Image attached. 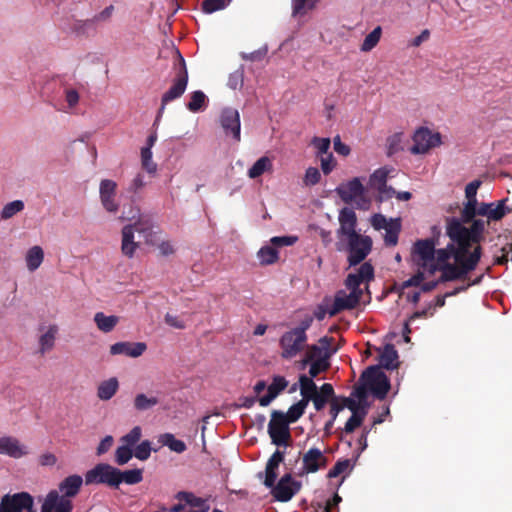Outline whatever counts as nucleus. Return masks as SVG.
<instances>
[{"label":"nucleus","mask_w":512,"mask_h":512,"mask_svg":"<svg viewBox=\"0 0 512 512\" xmlns=\"http://www.w3.org/2000/svg\"><path fill=\"white\" fill-rule=\"evenodd\" d=\"M374 279V268L369 262L361 264L356 273L348 274L345 280V286L347 288L360 287L361 283L368 282Z\"/></svg>","instance_id":"6ab92c4d"},{"label":"nucleus","mask_w":512,"mask_h":512,"mask_svg":"<svg viewBox=\"0 0 512 512\" xmlns=\"http://www.w3.org/2000/svg\"><path fill=\"white\" fill-rule=\"evenodd\" d=\"M135 233L142 237L145 244L154 245L156 233L153 230V224L148 218H139L136 222L131 224Z\"/></svg>","instance_id":"a878e982"},{"label":"nucleus","mask_w":512,"mask_h":512,"mask_svg":"<svg viewBox=\"0 0 512 512\" xmlns=\"http://www.w3.org/2000/svg\"><path fill=\"white\" fill-rule=\"evenodd\" d=\"M288 386V381L283 376H274L272 383L267 387V394L260 397V406H268Z\"/></svg>","instance_id":"b1692460"},{"label":"nucleus","mask_w":512,"mask_h":512,"mask_svg":"<svg viewBox=\"0 0 512 512\" xmlns=\"http://www.w3.org/2000/svg\"><path fill=\"white\" fill-rule=\"evenodd\" d=\"M25 260L29 271L37 270L44 260L43 249L38 245L31 247L26 253Z\"/></svg>","instance_id":"c9c22d12"},{"label":"nucleus","mask_w":512,"mask_h":512,"mask_svg":"<svg viewBox=\"0 0 512 512\" xmlns=\"http://www.w3.org/2000/svg\"><path fill=\"white\" fill-rule=\"evenodd\" d=\"M119 389V381L116 377H111L102 381L97 388V397L102 401H108L114 397Z\"/></svg>","instance_id":"7c9ffc66"},{"label":"nucleus","mask_w":512,"mask_h":512,"mask_svg":"<svg viewBox=\"0 0 512 512\" xmlns=\"http://www.w3.org/2000/svg\"><path fill=\"white\" fill-rule=\"evenodd\" d=\"M143 480V470L139 468L131 469V470H120L117 468L116 470V485L115 488H118L120 484L125 483L127 485H135L140 483Z\"/></svg>","instance_id":"c85d7f7f"},{"label":"nucleus","mask_w":512,"mask_h":512,"mask_svg":"<svg viewBox=\"0 0 512 512\" xmlns=\"http://www.w3.org/2000/svg\"><path fill=\"white\" fill-rule=\"evenodd\" d=\"M58 331V326L56 324H52L47 328L46 332L40 336L39 353L41 355L46 354L47 352L54 348Z\"/></svg>","instance_id":"c756f323"},{"label":"nucleus","mask_w":512,"mask_h":512,"mask_svg":"<svg viewBox=\"0 0 512 512\" xmlns=\"http://www.w3.org/2000/svg\"><path fill=\"white\" fill-rule=\"evenodd\" d=\"M380 368L394 370L398 368V352L393 344H386L379 355Z\"/></svg>","instance_id":"bb28decb"},{"label":"nucleus","mask_w":512,"mask_h":512,"mask_svg":"<svg viewBox=\"0 0 512 512\" xmlns=\"http://www.w3.org/2000/svg\"><path fill=\"white\" fill-rule=\"evenodd\" d=\"M220 124L225 135H231L235 141H240V115L236 109H223L220 115Z\"/></svg>","instance_id":"dca6fc26"},{"label":"nucleus","mask_w":512,"mask_h":512,"mask_svg":"<svg viewBox=\"0 0 512 512\" xmlns=\"http://www.w3.org/2000/svg\"><path fill=\"white\" fill-rule=\"evenodd\" d=\"M388 177V170L385 168H379L373 172L370 176V184L373 188L385 187Z\"/></svg>","instance_id":"864d4df0"},{"label":"nucleus","mask_w":512,"mask_h":512,"mask_svg":"<svg viewBox=\"0 0 512 512\" xmlns=\"http://www.w3.org/2000/svg\"><path fill=\"white\" fill-rule=\"evenodd\" d=\"M414 144L410 148L412 154H425L431 148L441 144L439 133H432L428 128H419L413 135Z\"/></svg>","instance_id":"ddd939ff"},{"label":"nucleus","mask_w":512,"mask_h":512,"mask_svg":"<svg viewBox=\"0 0 512 512\" xmlns=\"http://www.w3.org/2000/svg\"><path fill=\"white\" fill-rule=\"evenodd\" d=\"M142 437V429L140 426L133 427L127 434L120 438L123 445L133 448Z\"/></svg>","instance_id":"3c124183"},{"label":"nucleus","mask_w":512,"mask_h":512,"mask_svg":"<svg viewBox=\"0 0 512 512\" xmlns=\"http://www.w3.org/2000/svg\"><path fill=\"white\" fill-rule=\"evenodd\" d=\"M160 442L164 446H167L171 451L176 453H183L187 449L185 442L176 439L175 436L171 433H165L161 435Z\"/></svg>","instance_id":"37998d69"},{"label":"nucleus","mask_w":512,"mask_h":512,"mask_svg":"<svg viewBox=\"0 0 512 512\" xmlns=\"http://www.w3.org/2000/svg\"><path fill=\"white\" fill-rule=\"evenodd\" d=\"M507 199H502L499 201L485 203L481 202L477 207V215L487 217V220H483L485 222V227L490 224V222H496L502 220L508 213L512 212V208L506 206Z\"/></svg>","instance_id":"4468645a"},{"label":"nucleus","mask_w":512,"mask_h":512,"mask_svg":"<svg viewBox=\"0 0 512 512\" xmlns=\"http://www.w3.org/2000/svg\"><path fill=\"white\" fill-rule=\"evenodd\" d=\"M319 0H292L291 15L293 18H301L317 7Z\"/></svg>","instance_id":"f704fd0d"},{"label":"nucleus","mask_w":512,"mask_h":512,"mask_svg":"<svg viewBox=\"0 0 512 512\" xmlns=\"http://www.w3.org/2000/svg\"><path fill=\"white\" fill-rule=\"evenodd\" d=\"M477 216V208L471 207L470 205L463 204V208L460 211V217L459 218H449L447 219V226H446V233L448 234V229L452 225L454 221H457L461 226H464V224L470 223V226L473 224L474 221H480L481 219H476Z\"/></svg>","instance_id":"473e14b6"},{"label":"nucleus","mask_w":512,"mask_h":512,"mask_svg":"<svg viewBox=\"0 0 512 512\" xmlns=\"http://www.w3.org/2000/svg\"><path fill=\"white\" fill-rule=\"evenodd\" d=\"M133 456V449L122 444L115 451V462L121 466L128 463Z\"/></svg>","instance_id":"5fc2aeb1"},{"label":"nucleus","mask_w":512,"mask_h":512,"mask_svg":"<svg viewBox=\"0 0 512 512\" xmlns=\"http://www.w3.org/2000/svg\"><path fill=\"white\" fill-rule=\"evenodd\" d=\"M301 487V482L294 480L291 473H286L277 484L274 483L271 493L275 500L288 502L300 491Z\"/></svg>","instance_id":"9b49d317"},{"label":"nucleus","mask_w":512,"mask_h":512,"mask_svg":"<svg viewBox=\"0 0 512 512\" xmlns=\"http://www.w3.org/2000/svg\"><path fill=\"white\" fill-rule=\"evenodd\" d=\"M356 306L354 294H347L345 291L340 290L336 293L334 302L328 310V314L335 316L343 310L354 309Z\"/></svg>","instance_id":"5701e85b"},{"label":"nucleus","mask_w":512,"mask_h":512,"mask_svg":"<svg viewBox=\"0 0 512 512\" xmlns=\"http://www.w3.org/2000/svg\"><path fill=\"white\" fill-rule=\"evenodd\" d=\"M117 468L106 464L99 463L93 469L85 474V483L90 484H106L115 488Z\"/></svg>","instance_id":"9d476101"},{"label":"nucleus","mask_w":512,"mask_h":512,"mask_svg":"<svg viewBox=\"0 0 512 512\" xmlns=\"http://www.w3.org/2000/svg\"><path fill=\"white\" fill-rule=\"evenodd\" d=\"M336 192L341 200L347 204H354L359 210H368L371 200L367 196L365 187L360 179L355 177L352 180L339 185Z\"/></svg>","instance_id":"20e7f679"},{"label":"nucleus","mask_w":512,"mask_h":512,"mask_svg":"<svg viewBox=\"0 0 512 512\" xmlns=\"http://www.w3.org/2000/svg\"><path fill=\"white\" fill-rule=\"evenodd\" d=\"M333 341L332 337H322L319 340V345H310L307 346V350L305 353V357L302 360V365L306 366L310 362L315 361L316 359L323 358L325 352H329V347Z\"/></svg>","instance_id":"4be33fe9"},{"label":"nucleus","mask_w":512,"mask_h":512,"mask_svg":"<svg viewBox=\"0 0 512 512\" xmlns=\"http://www.w3.org/2000/svg\"><path fill=\"white\" fill-rule=\"evenodd\" d=\"M307 339L308 337H304L293 329L286 331L279 340L281 357L284 359L296 357L306 347Z\"/></svg>","instance_id":"6e6552de"},{"label":"nucleus","mask_w":512,"mask_h":512,"mask_svg":"<svg viewBox=\"0 0 512 512\" xmlns=\"http://www.w3.org/2000/svg\"><path fill=\"white\" fill-rule=\"evenodd\" d=\"M133 455L141 461L147 460L151 455V442L149 440H144L138 445L134 446Z\"/></svg>","instance_id":"603ef678"},{"label":"nucleus","mask_w":512,"mask_h":512,"mask_svg":"<svg viewBox=\"0 0 512 512\" xmlns=\"http://www.w3.org/2000/svg\"><path fill=\"white\" fill-rule=\"evenodd\" d=\"M382 34V29L380 26L374 28L364 39L361 44V51L369 52L371 51L379 42Z\"/></svg>","instance_id":"49530a36"},{"label":"nucleus","mask_w":512,"mask_h":512,"mask_svg":"<svg viewBox=\"0 0 512 512\" xmlns=\"http://www.w3.org/2000/svg\"><path fill=\"white\" fill-rule=\"evenodd\" d=\"M177 499L180 501H184L186 504L190 505L191 507L203 508L205 506H209L205 499H203L201 497H197L191 492H185V491L179 492L177 494Z\"/></svg>","instance_id":"de8ad7c7"},{"label":"nucleus","mask_w":512,"mask_h":512,"mask_svg":"<svg viewBox=\"0 0 512 512\" xmlns=\"http://www.w3.org/2000/svg\"><path fill=\"white\" fill-rule=\"evenodd\" d=\"M135 229H133L131 224L125 225L122 228V243H121V251L122 253L128 257L132 258L136 249L140 246V241L134 240Z\"/></svg>","instance_id":"393cba45"},{"label":"nucleus","mask_w":512,"mask_h":512,"mask_svg":"<svg viewBox=\"0 0 512 512\" xmlns=\"http://www.w3.org/2000/svg\"><path fill=\"white\" fill-rule=\"evenodd\" d=\"M351 467L349 459L338 460L335 465L329 470L327 477L336 478Z\"/></svg>","instance_id":"052dcab7"},{"label":"nucleus","mask_w":512,"mask_h":512,"mask_svg":"<svg viewBox=\"0 0 512 512\" xmlns=\"http://www.w3.org/2000/svg\"><path fill=\"white\" fill-rule=\"evenodd\" d=\"M308 405V402L304 400L298 401L296 404H293L289 409L287 414H285L286 419L290 423L296 422L305 412V409Z\"/></svg>","instance_id":"09e8293b"},{"label":"nucleus","mask_w":512,"mask_h":512,"mask_svg":"<svg viewBox=\"0 0 512 512\" xmlns=\"http://www.w3.org/2000/svg\"><path fill=\"white\" fill-rule=\"evenodd\" d=\"M485 222L474 221L470 227L461 226L454 221L448 229V237L451 241L460 244V251L456 254V264H445L438 270L442 272L439 281H454L464 279L474 270L481 258V246L484 240Z\"/></svg>","instance_id":"f257e3e1"},{"label":"nucleus","mask_w":512,"mask_h":512,"mask_svg":"<svg viewBox=\"0 0 512 512\" xmlns=\"http://www.w3.org/2000/svg\"><path fill=\"white\" fill-rule=\"evenodd\" d=\"M402 133H395L387 138V154L389 156L396 154L402 150Z\"/></svg>","instance_id":"13d9d810"},{"label":"nucleus","mask_w":512,"mask_h":512,"mask_svg":"<svg viewBox=\"0 0 512 512\" xmlns=\"http://www.w3.org/2000/svg\"><path fill=\"white\" fill-rule=\"evenodd\" d=\"M159 404V399L155 396H147L144 393H138L133 400V408L137 412H144L152 409Z\"/></svg>","instance_id":"4c0bfd02"},{"label":"nucleus","mask_w":512,"mask_h":512,"mask_svg":"<svg viewBox=\"0 0 512 512\" xmlns=\"http://www.w3.org/2000/svg\"><path fill=\"white\" fill-rule=\"evenodd\" d=\"M371 225L375 230H382L390 225V221L382 214H375L371 218Z\"/></svg>","instance_id":"338daca9"},{"label":"nucleus","mask_w":512,"mask_h":512,"mask_svg":"<svg viewBox=\"0 0 512 512\" xmlns=\"http://www.w3.org/2000/svg\"><path fill=\"white\" fill-rule=\"evenodd\" d=\"M207 102L208 99L204 92L197 90L191 93L190 100L186 104V107L189 111L197 113L206 108Z\"/></svg>","instance_id":"ea45409f"},{"label":"nucleus","mask_w":512,"mask_h":512,"mask_svg":"<svg viewBox=\"0 0 512 512\" xmlns=\"http://www.w3.org/2000/svg\"><path fill=\"white\" fill-rule=\"evenodd\" d=\"M0 454L18 459L27 455L28 451L17 438L6 436L0 438Z\"/></svg>","instance_id":"aec40b11"},{"label":"nucleus","mask_w":512,"mask_h":512,"mask_svg":"<svg viewBox=\"0 0 512 512\" xmlns=\"http://www.w3.org/2000/svg\"><path fill=\"white\" fill-rule=\"evenodd\" d=\"M330 352H325L323 358L316 359L315 361L310 362V369H309V377L315 378L320 373L326 372L329 367L330 363L328 361L330 357Z\"/></svg>","instance_id":"79ce46f5"},{"label":"nucleus","mask_w":512,"mask_h":512,"mask_svg":"<svg viewBox=\"0 0 512 512\" xmlns=\"http://www.w3.org/2000/svg\"><path fill=\"white\" fill-rule=\"evenodd\" d=\"M328 458L316 447H312L302 455V467L298 472L299 476L316 473L326 468Z\"/></svg>","instance_id":"f8f14e48"},{"label":"nucleus","mask_w":512,"mask_h":512,"mask_svg":"<svg viewBox=\"0 0 512 512\" xmlns=\"http://www.w3.org/2000/svg\"><path fill=\"white\" fill-rule=\"evenodd\" d=\"M261 265H271L278 261V251L272 246H263L257 253Z\"/></svg>","instance_id":"c03bdc74"},{"label":"nucleus","mask_w":512,"mask_h":512,"mask_svg":"<svg viewBox=\"0 0 512 512\" xmlns=\"http://www.w3.org/2000/svg\"><path fill=\"white\" fill-rule=\"evenodd\" d=\"M24 209V203L21 200H14L12 202L7 203L2 211L1 218L4 220L12 218L17 213L21 212Z\"/></svg>","instance_id":"8fccbe9b"},{"label":"nucleus","mask_w":512,"mask_h":512,"mask_svg":"<svg viewBox=\"0 0 512 512\" xmlns=\"http://www.w3.org/2000/svg\"><path fill=\"white\" fill-rule=\"evenodd\" d=\"M329 138L314 137L312 139V145L317 149L318 155H327L330 148Z\"/></svg>","instance_id":"680f3d73"},{"label":"nucleus","mask_w":512,"mask_h":512,"mask_svg":"<svg viewBox=\"0 0 512 512\" xmlns=\"http://www.w3.org/2000/svg\"><path fill=\"white\" fill-rule=\"evenodd\" d=\"M117 183L110 179L100 182L99 194L101 204L109 213H116L119 210V203L116 201Z\"/></svg>","instance_id":"2eb2a0df"},{"label":"nucleus","mask_w":512,"mask_h":512,"mask_svg":"<svg viewBox=\"0 0 512 512\" xmlns=\"http://www.w3.org/2000/svg\"><path fill=\"white\" fill-rule=\"evenodd\" d=\"M435 245L433 239L417 240L413 245L411 253L413 262L431 275L437 271V265H435Z\"/></svg>","instance_id":"39448f33"},{"label":"nucleus","mask_w":512,"mask_h":512,"mask_svg":"<svg viewBox=\"0 0 512 512\" xmlns=\"http://www.w3.org/2000/svg\"><path fill=\"white\" fill-rule=\"evenodd\" d=\"M83 483V479L80 475H70L66 477L59 485L60 492L65 498L74 497L78 494Z\"/></svg>","instance_id":"cd10ccee"},{"label":"nucleus","mask_w":512,"mask_h":512,"mask_svg":"<svg viewBox=\"0 0 512 512\" xmlns=\"http://www.w3.org/2000/svg\"><path fill=\"white\" fill-rule=\"evenodd\" d=\"M113 11H114V6L109 5L104 10H102L100 13L96 14L93 18L86 20L85 25L93 26L94 24H96L98 22H106L111 18Z\"/></svg>","instance_id":"bf43d9fd"},{"label":"nucleus","mask_w":512,"mask_h":512,"mask_svg":"<svg viewBox=\"0 0 512 512\" xmlns=\"http://www.w3.org/2000/svg\"><path fill=\"white\" fill-rule=\"evenodd\" d=\"M338 400H339V398H334L330 402V415H331V419L329 421H327L325 426H324V431L327 434H329L331 432V429L333 428V425H334V421L336 420L339 412L343 410V406H339Z\"/></svg>","instance_id":"4d7b16f0"},{"label":"nucleus","mask_w":512,"mask_h":512,"mask_svg":"<svg viewBox=\"0 0 512 512\" xmlns=\"http://www.w3.org/2000/svg\"><path fill=\"white\" fill-rule=\"evenodd\" d=\"M297 241L295 236H275L270 242L274 247L291 246Z\"/></svg>","instance_id":"69168bd1"},{"label":"nucleus","mask_w":512,"mask_h":512,"mask_svg":"<svg viewBox=\"0 0 512 512\" xmlns=\"http://www.w3.org/2000/svg\"><path fill=\"white\" fill-rule=\"evenodd\" d=\"M510 259L512 260V243H508L501 248V255L495 258L494 263L506 265Z\"/></svg>","instance_id":"e2e57ef3"},{"label":"nucleus","mask_w":512,"mask_h":512,"mask_svg":"<svg viewBox=\"0 0 512 512\" xmlns=\"http://www.w3.org/2000/svg\"><path fill=\"white\" fill-rule=\"evenodd\" d=\"M33 497L27 492L3 496L0 512H36L33 509Z\"/></svg>","instance_id":"1a4fd4ad"},{"label":"nucleus","mask_w":512,"mask_h":512,"mask_svg":"<svg viewBox=\"0 0 512 512\" xmlns=\"http://www.w3.org/2000/svg\"><path fill=\"white\" fill-rule=\"evenodd\" d=\"M231 2L232 0H203L201 3V9L206 14H212L225 9L231 4Z\"/></svg>","instance_id":"a18cd8bd"},{"label":"nucleus","mask_w":512,"mask_h":512,"mask_svg":"<svg viewBox=\"0 0 512 512\" xmlns=\"http://www.w3.org/2000/svg\"><path fill=\"white\" fill-rule=\"evenodd\" d=\"M339 228L337 230L338 251L348 253L349 266L360 264L372 250V239L356 231L357 216L353 209L344 207L339 212Z\"/></svg>","instance_id":"f03ea898"},{"label":"nucleus","mask_w":512,"mask_h":512,"mask_svg":"<svg viewBox=\"0 0 512 512\" xmlns=\"http://www.w3.org/2000/svg\"><path fill=\"white\" fill-rule=\"evenodd\" d=\"M285 453L277 449L268 459L265 468L264 485L266 487H273L278 477L277 470L279 465L284 461Z\"/></svg>","instance_id":"412c9836"},{"label":"nucleus","mask_w":512,"mask_h":512,"mask_svg":"<svg viewBox=\"0 0 512 512\" xmlns=\"http://www.w3.org/2000/svg\"><path fill=\"white\" fill-rule=\"evenodd\" d=\"M460 251V244L452 243L448 244L446 248L438 249L435 252V265H437V270L445 264H449V259L456 257V254Z\"/></svg>","instance_id":"2f4dec72"},{"label":"nucleus","mask_w":512,"mask_h":512,"mask_svg":"<svg viewBox=\"0 0 512 512\" xmlns=\"http://www.w3.org/2000/svg\"><path fill=\"white\" fill-rule=\"evenodd\" d=\"M173 71L175 76L171 87L162 95L161 106L156 117V122L162 116L165 106L169 102L180 98L184 94L188 85V70L186 62L179 50H176V58L173 62Z\"/></svg>","instance_id":"7ed1b4c3"},{"label":"nucleus","mask_w":512,"mask_h":512,"mask_svg":"<svg viewBox=\"0 0 512 512\" xmlns=\"http://www.w3.org/2000/svg\"><path fill=\"white\" fill-rule=\"evenodd\" d=\"M334 158L332 153L321 157V169L325 175H328L334 168Z\"/></svg>","instance_id":"774afa93"},{"label":"nucleus","mask_w":512,"mask_h":512,"mask_svg":"<svg viewBox=\"0 0 512 512\" xmlns=\"http://www.w3.org/2000/svg\"><path fill=\"white\" fill-rule=\"evenodd\" d=\"M385 234V244L387 246H395L398 242V235L401 230L400 219H390V225L384 229Z\"/></svg>","instance_id":"a19ab883"},{"label":"nucleus","mask_w":512,"mask_h":512,"mask_svg":"<svg viewBox=\"0 0 512 512\" xmlns=\"http://www.w3.org/2000/svg\"><path fill=\"white\" fill-rule=\"evenodd\" d=\"M146 349L147 345L144 342H117L110 346V354L137 358L141 356Z\"/></svg>","instance_id":"a211bd4d"},{"label":"nucleus","mask_w":512,"mask_h":512,"mask_svg":"<svg viewBox=\"0 0 512 512\" xmlns=\"http://www.w3.org/2000/svg\"><path fill=\"white\" fill-rule=\"evenodd\" d=\"M321 178V174L316 167H309L304 176V183L308 186L316 185Z\"/></svg>","instance_id":"0e129e2a"},{"label":"nucleus","mask_w":512,"mask_h":512,"mask_svg":"<svg viewBox=\"0 0 512 512\" xmlns=\"http://www.w3.org/2000/svg\"><path fill=\"white\" fill-rule=\"evenodd\" d=\"M289 423L283 412L277 410L272 412L271 420L268 424V433L273 444L277 446L288 444V441L291 439Z\"/></svg>","instance_id":"0eeeda50"},{"label":"nucleus","mask_w":512,"mask_h":512,"mask_svg":"<svg viewBox=\"0 0 512 512\" xmlns=\"http://www.w3.org/2000/svg\"><path fill=\"white\" fill-rule=\"evenodd\" d=\"M73 509L72 501L64 496H60L58 491H50L41 507V512H71Z\"/></svg>","instance_id":"f3484780"},{"label":"nucleus","mask_w":512,"mask_h":512,"mask_svg":"<svg viewBox=\"0 0 512 512\" xmlns=\"http://www.w3.org/2000/svg\"><path fill=\"white\" fill-rule=\"evenodd\" d=\"M360 381L364 382L369 391L379 400L386 398L390 390V381L380 366H370L361 375Z\"/></svg>","instance_id":"423d86ee"},{"label":"nucleus","mask_w":512,"mask_h":512,"mask_svg":"<svg viewBox=\"0 0 512 512\" xmlns=\"http://www.w3.org/2000/svg\"><path fill=\"white\" fill-rule=\"evenodd\" d=\"M94 322L96 323V326L100 331L104 333H109L118 324L119 317L115 315L107 316L103 312H97L94 315Z\"/></svg>","instance_id":"e433bc0d"},{"label":"nucleus","mask_w":512,"mask_h":512,"mask_svg":"<svg viewBox=\"0 0 512 512\" xmlns=\"http://www.w3.org/2000/svg\"><path fill=\"white\" fill-rule=\"evenodd\" d=\"M365 414V411H354V414H352L351 417L345 423L344 432L352 433L356 428L360 427L365 418Z\"/></svg>","instance_id":"6e6d98bb"},{"label":"nucleus","mask_w":512,"mask_h":512,"mask_svg":"<svg viewBox=\"0 0 512 512\" xmlns=\"http://www.w3.org/2000/svg\"><path fill=\"white\" fill-rule=\"evenodd\" d=\"M299 383L302 400L309 403L310 399L318 392V387L313 381V378L306 375H301L299 377Z\"/></svg>","instance_id":"58836bf2"},{"label":"nucleus","mask_w":512,"mask_h":512,"mask_svg":"<svg viewBox=\"0 0 512 512\" xmlns=\"http://www.w3.org/2000/svg\"><path fill=\"white\" fill-rule=\"evenodd\" d=\"M273 171L272 159L267 156L259 158L252 167L248 170V176L251 179H256L263 175L265 172L271 173Z\"/></svg>","instance_id":"72a5a7b5"}]
</instances>
